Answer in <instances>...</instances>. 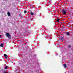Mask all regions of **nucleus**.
<instances>
[{
  "instance_id": "obj_1",
  "label": "nucleus",
  "mask_w": 73,
  "mask_h": 73,
  "mask_svg": "<svg viewBox=\"0 0 73 73\" xmlns=\"http://www.w3.org/2000/svg\"><path fill=\"white\" fill-rule=\"evenodd\" d=\"M61 12H62V14L63 15H65L66 13V11L64 9H62V10L61 11Z\"/></svg>"
},
{
  "instance_id": "obj_2",
  "label": "nucleus",
  "mask_w": 73,
  "mask_h": 73,
  "mask_svg": "<svg viewBox=\"0 0 73 73\" xmlns=\"http://www.w3.org/2000/svg\"><path fill=\"white\" fill-rule=\"evenodd\" d=\"M6 36L9 38H11V37H10V35H9V34L8 33H6Z\"/></svg>"
},
{
  "instance_id": "obj_3",
  "label": "nucleus",
  "mask_w": 73,
  "mask_h": 73,
  "mask_svg": "<svg viewBox=\"0 0 73 73\" xmlns=\"http://www.w3.org/2000/svg\"><path fill=\"white\" fill-rule=\"evenodd\" d=\"M66 35H67V36H70V33L68 32H67L66 33Z\"/></svg>"
},
{
  "instance_id": "obj_4",
  "label": "nucleus",
  "mask_w": 73,
  "mask_h": 73,
  "mask_svg": "<svg viewBox=\"0 0 73 73\" xmlns=\"http://www.w3.org/2000/svg\"><path fill=\"white\" fill-rule=\"evenodd\" d=\"M63 66L64 68H66V64H64Z\"/></svg>"
},
{
  "instance_id": "obj_5",
  "label": "nucleus",
  "mask_w": 73,
  "mask_h": 73,
  "mask_svg": "<svg viewBox=\"0 0 73 73\" xmlns=\"http://www.w3.org/2000/svg\"><path fill=\"white\" fill-rule=\"evenodd\" d=\"M7 13L8 16H11V14H10V13H9V12H7Z\"/></svg>"
},
{
  "instance_id": "obj_6",
  "label": "nucleus",
  "mask_w": 73,
  "mask_h": 73,
  "mask_svg": "<svg viewBox=\"0 0 73 73\" xmlns=\"http://www.w3.org/2000/svg\"><path fill=\"white\" fill-rule=\"evenodd\" d=\"M30 14L31 15H34V13H33L32 12H31Z\"/></svg>"
},
{
  "instance_id": "obj_7",
  "label": "nucleus",
  "mask_w": 73,
  "mask_h": 73,
  "mask_svg": "<svg viewBox=\"0 0 73 73\" xmlns=\"http://www.w3.org/2000/svg\"><path fill=\"white\" fill-rule=\"evenodd\" d=\"M71 45H68V48H71Z\"/></svg>"
},
{
  "instance_id": "obj_8",
  "label": "nucleus",
  "mask_w": 73,
  "mask_h": 73,
  "mask_svg": "<svg viewBox=\"0 0 73 73\" xmlns=\"http://www.w3.org/2000/svg\"><path fill=\"white\" fill-rule=\"evenodd\" d=\"M0 46H1V47H3V44H1V45H0Z\"/></svg>"
},
{
  "instance_id": "obj_9",
  "label": "nucleus",
  "mask_w": 73,
  "mask_h": 73,
  "mask_svg": "<svg viewBox=\"0 0 73 73\" xmlns=\"http://www.w3.org/2000/svg\"><path fill=\"white\" fill-rule=\"evenodd\" d=\"M5 68L6 69H8V66H6V67H5Z\"/></svg>"
},
{
  "instance_id": "obj_10",
  "label": "nucleus",
  "mask_w": 73,
  "mask_h": 73,
  "mask_svg": "<svg viewBox=\"0 0 73 73\" xmlns=\"http://www.w3.org/2000/svg\"><path fill=\"white\" fill-rule=\"evenodd\" d=\"M4 56H5V57L6 56H7V54H4Z\"/></svg>"
},
{
  "instance_id": "obj_11",
  "label": "nucleus",
  "mask_w": 73,
  "mask_h": 73,
  "mask_svg": "<svg viewBox=\"0 0 73 73\" xmlns=\"http://www.w3.org/2000/svg\"><path fill=\"white\" fill-rule=\"evenodd\" d=\"M24 13H27V11L25 10L24 11Z\"/></svg>"
},
{
  "instance_id": "obj_12",
  "label": "nucleus",
  "mask_w": 73,
  "mask_h": 73,
  "mask_svg": "<svg viewBox=\"0 0 73 73\" xmlns=\"http://www.w3.org/2000/svg\"><path fill=\"white\" fill-rule=\"evenodd\" d=\"M60 19H58L57 20V22H58L59 21V20H60Z\"/></svg>"
},
{
  "instance_id": "obj_13",
  "label": "nucleus",
  "mask_w": 73,
  "mask_h": 73,
  "mask_svg": "<svg viewBox=\"0 0 73 73\" xmlns=\"http://www.w3.org/2000/svg\"><path fill=\"white\" fill-rule=\"evenodd\" d=\"M20 17H23V16H22V15H21V14H20Z\"/></svg>"
},
{
  "instance_id": "obj_14",
  "label": "nucleus",
  "mask_w": 73,
  "mask_h": 73,
  "mask_svg": "<svg viewBox=\"0 0 73 73\" xmlns=\"http://www.w3.org/2000/svg\"><path fill=\"white\" fill-rule=\"evenodd\" d=\"M61 40H64V38L63 37H62L60 38Z\"/></svg>"
},
{
  "instance_id": "obj_15",
  "label": "nucleus",
  "mask_w": 73,
  "mask_h": 73,
  "mask_svg": "<svg viewBox=\"0 0 73 73\" xmlns=\"http://www.w3.org/2000/svg\"><path fill=\"white\" fill-rule=\"evenodd\" d=\"M5 58H6L7 59V56H5Z\"/></svg>"
},
{
  "instance_id": "obj_16",
  "label": "nucleus",
  "mask_w": 73,
  "mask_h": 73,
  "mask_svg": "<svg viewBox=\"0 0 73 73\" xmlns=\"http://www.w3.org/2000/svg\"><path fill=\"white\" fill-rule=\"evenodd\" d=\"M3 73H7L6 72H5Z\"/></svg>"
},
{
  "instance_id": "obj_17",
  "label": "nucleus",
  "mask_w": 73,
  "mask_h": 73,
  "mask_svg": "<svg viewBox=\"0 0 73 73\" xmlns=\"http://www.w3.org/2000/svg\"><path fill=\"white\" fill-rule=\"evenodd\" d=\"M30 5L31 6H32V5Z\"/></svg>"
},
{
  "instance_id": "obj_18",
  "label": "nucleus",
  "mask_w": 73,
  "mask_h": 73,
  "mask_svg": "<svg viewBox=\"0 0 73 73\" xmlns=\"http://www.w3.org/2000/svg\"><path fill=\"white\" fill-rule=\"evenodd\" d=\"M1 37V35H0V37Z\"/></svg>"
},
{
  "instance_id": "obj_19",
  "label": "nucleus",
  "mask_w": 73,
  "mask_h": 73,
  "mask_svg": "<svg viewBox=\"0 0 73 73\" xmlns=\"http://www.w3.org/2000/svg\"><path fill=\"white\" fill-rule=\"evenodd\" d=\"M71 26H72V27L73 25H71Z\"/></svg>"
}]
</instances>
